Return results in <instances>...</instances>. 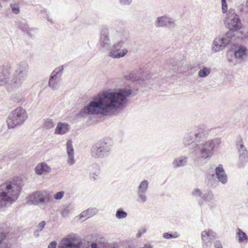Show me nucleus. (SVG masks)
<instances>
[{"label":"nucleus","mask_w":248,"mask_h":248,"mask_svg":"<svg viewBox=\"0 0 248 248\" xmlns=\"http://www.w3.org/2000/svg\"><path fill=\"white\" fill-rule=\"evenodd\" d=\"M7 232L0 231V248H10L9 245L3 241L6 237Z\"/></svg>","instance_id":"nucleus-29"},{"label":"nucleus","mask_w":248,"mask_h":248,"mask_svg":"<svg viewBox=\"0 0 248 248\" xmlns=\"http://www.w3.org/2000/svg\"><path fill=\"white\" fill-rule=\"evenodd\" d=\"M63 66L56 68L51 73L48 83V86L53 90H57L60 87L63 73Z\"/></svg>","instance_id":"nucleus-9"},{"label":"nucleus","mask_w":248,"mask_h":248,"mask_svg":"<svg viewBox=\"0 0 248 248\" xmlns=\"http://www.w3.org/2000/svg\"><path fill=\"white\" fill-rule=\"evenodd\" d=\"M247 49L246 47L240 46L234 52V57L240 61H244L247 57Z\"/></svg>","instance_id":"nucleus-23"},{"label":"nucleus","mask_w":248,"mask_h":248,"mask_svg":"<svg viewBox=\"0 0 248 248\" xmlns=\"http://www.w3.org/2000/svg\"><path fill=\"white\" fill-rule=\"evenodd\" d=\"M150 78V77L149 76V75H148L147 77H146V78H147V80H149Z\"/></svg>","instance_id":"nucleus-49"},{"label":"nucleus","mask_w":248,"mask_h":248,"mask_svg":"<svg viewBox=\"0 0 248 248\" xmlns=\"http://www.w3.org/2000/svg\"><path fill=\"white\" fill-rule=\"evenodd\" d=\"M149 187V182L147 180L142 181L137 187V199L136 200L140 203L143 204L147 200L146 192Z\"/></svg>","instance_id":"nucleus-13"},{"label":"nucleus","mask_w":248,"mask_h":248,"mask_svg":"<svg viewBox=\"0 0 248 248\" xmlns=\"http://www.w3.org/2000/svg\"><path fill=\"white\" fill-rule=\"evenodd\" d=\"M215 235L216 233L211 230L202 232L201 235L202 241V248H211L212 245L211 240L213 238H215Z\"/></svg>","instance_id":"nucleus-16"},{"label":"nucleus","mask_w":248,"mask_h":248,"mask_svg":"<svg viewBox=\"0 0 248 248\" xmlns=\"http://www.w3.org/2000/svg\"><path fill=\"white\" fill-rule=\"evenodd\" d=\"M132 93L131 89H122L116 92L103 91L95 96L93 100L80 110L78 116L84 117L87 115H108L122 108Z\"/></svg>","instance_id":"nucleus-1"},{"label":"nucleus","mask_w":248,"mask_h":248,"mask_svg":"<svg viewBox=\"0 0 248 248\" xmlns=\"http://www.w3.org/2000/svg\"><path fill=\"white\" fill-rule=\"evenodd\" d=\"M92 167L93 168H95L96 170L95 172L90 173V176L93 178V180H95L96 179V177L99 174L100 170L99 168L100 167L98 164L97 163H94L92 165Z\"/></svg>","instance_id":"nucleus-35"},{"label":"nucleus","mask_w":248,"mask_h":248,"mask_svg":"<svg viewBox=\"0 0 248 248\" xmlns=\"http://www.w3.org/2000/svg\"><path fill=\"white\" fill-rule=\"evenodd\" d=\"M132 2V0H119V3L122 6H128Z\"/></svg>","instance_id":"nucleus-42"},{"label":"nucleus","mask_w":248,"mask_h":248,"mask_svg":"<svg viewBox=\"0 0 248 248\" xmlns=\"http://www.w3.org/2000/svg\"><path fill=\"white\" fill-rule=\"evenodd\" d=\"M232 36V32L228 31L222 37L216 38L213 41L212 50L218 52L222 49L231 41Z\"/></svg>","instance_id":"nucleus-12"},{"label":"nucleus","mask_w":248,"mask_h":248,"mask_svg":"<svg viewBox=\"0 0 248 248\" xmlns=\"http://www.w3.org/2000/svg\"><path fill=\"white\" fill-rule=\"evenodd\" d=\"M11 99L14 102L18 103L22 100V97L21 94H13Z\"/></svg>","instance_id":"nucleus-40"},{"label":"nucleus","mask_w":248,"mask_h":248,"mask_svg":"<svg viewBox=\"0 0 248 248\" xmlns=\"http://www.w3.org/2000/svg\"><path fill=\"white\" fill-rule=\"evenodd\" d=\"M221 10L223 14L227 13L228 11V5L226 0H221Z\"/></svg>","instance_id":"nucleus-39"},{"label":"nucleus","mask_w":248,"mask_h":248,"mask_svg":"<svg viewBox=\"0 0 248 248\" xmlns=\"http://www.w3.org/2000/svg\"><path fill=\"white\" fill-rule=\"evenodd\" d=\"M146 232V230L145 229L140 230L137 234V237H140L142 234Z\"/></svg>","instance_id":"nucleus-46"},{"label":"nucleus","mask_w":248,"mask_h":248,"mask_svg":"<svg viewBox=\"0 0 248 248\" xmlns=\"http://www.w3.org/2000/svg\"><path fill=\"white\" fill-rule=\"evenodd\" d=\"M41 12L42 13H43V12L46 13V11L45 10H42Z\"/></svg>","instance_id":"nucleus-51"},{"label":"nucleus","mask_w":248,"mask_h":248,"mask_svg":"<svg viewBox=\"0 0 248 248\" xmlns=\"http://www.w3.org/2000/svg\"><path fill=\"white\" fill-rule=\"evenodd\" d=\"M214 197L213 192L211 191H207L203 193L202 199L206 202H211L214 200Z\"/></svg>","instance_id":"nucleus-30"},{"label":"nucleus","mask_w":248,"mask_h":248,"mask_svg":"<svg viewBox=\"0 0 248 248\" xmlns=\"http://www.w3.org/2000/svg\"><path fill=\"white\" fill-rule=\"evenodd\" d=\"M57 244V243L56 241H52L48 245L47 248H56Z\"/></svg>","instance_id":"nucleus-45"},{"label":"nucleus","mask_w":248,"mask_h":248,"mask_svg":"<svg viewBox=\"0 0 248 248\" xmlns=\"http://www.w3.org/2000/svg\"><path fill=\"white\" fill-rule=\"evenodd\" d=\"M44 18H46L47 19V21H48L51 23H53V19L52 18H50L49 17V16L47 15V14H46V16H44Z\"/></svg>","instance_id":"nucleus-47"},{"label":"nucleus","mask_w":248,"mask_h":248,"mask_svg":"<svg viewBox=\"0 0 248 248\" xmlns=\"http://www.w3.org/2000/svg\"><path fill=\"white\" fill-rule=\"evenodd\" d=\"M124 44V42L121 40L114 43L112 46H110L109 49L110 51L108 56L113 59H119L124 57L128 52L126 48L121 49Z\"/></svg>","instance_id":"nucleus-10"},{"label":"nucleus","mask_w":248,"mask_h":248,"mask_svg":"<svg viewBox=\"0 0 248 248\" xmlns=\"http://www.w3.org/2000/svg\"><path fill=\"white\" fill-rule=\"evenodd\" d=\"M69 129V125L67 123H59L55 129V133L58 135H64Z\"/></svg>","instance_id":"nucleus-24"},{"label":"nucleus","mask_w":248,"mask_h":248,"mask_svg":"<svg viewBox=\"0 0 248 248\" xmlns=\"http://www.w3.org/2000/svg\"><path fill=\"white\" fill-rule=\"evenodd\" d=\"M35 171L38 175L48 173L51 171L50 167L45 162L40 163L35 167Z\"/></svg>","instance_id":"nucleus-19"},{"label":"nucleus","mask_w":248,"mask_h":248,"mask_svg":"<svg viewBox=\"0 0 248 248\" xmlns=\"http://www.w3.org/2000/svg\"><path fill=\"white\" fill-rule=\"evenodd\" d=\"M178 64L179 62L176 59H172L171 60H170V62L169 64L170 65V66L171 65L172 67V68H171V70H172V72H171V73H172V74L174 73V72H176V71L178 70L179 67Z\"/></svg>","instance_id":"nucleus-32"},{"label":"nucleus","mask_w":248,"mask_h":248,"mask_svg":"<svg viewBox=\"0 0 248 248\" xmlns=\"http://www.w3.org/2000/svg\"><path fill=\"white\" fill-rule=\"evenodd\" d=\"M187 159L188 157L185 155H181L174 159L172 165L174 168H178L186 166L187 164Z\"/></svg>","instance_id":"nucleus-21"},{"label":"nucleus","mask_w":248,"mask_h":248,"mask_svg":"<svg viewBox=\"0 0 248 248\" xmlns=\"http://www.w3.org/2000/svg\"><path fill=\"white\" fill-rule=\"evenodd\" d=\"M113 141L109 138L104 139L93 144L90 149V155L94 159L108 157L111 153Z\"/></svg>","instance_id":"nucleus-5"},{"label":"nucleus","mask_w":248,"mask_h":248,"mask_svg":"<svg viewBox=\"0 0 248 248\" xmlns=\"http://www.w3.org/2000/svg\"><path fill=\"white\" fill-rule=\"evenodd\" d=\"M191 195L193 197H200L201 199H202L203 193L201 191V190L200 189L195 188L192 190L191 192Z\"/></svg>","instance_id":"nucleus-38"},{"label":"nucleus","mask_w":248,"mask_h":248,"mask_svg":"<svg viewBox=\"0 0 248 248\" xmlns=\"http://www.w3.org/2000/svg\"><path fill=\"white\" fill-rule=\"evenodd\" d=\"M82 242L77 240L71 234H68L62 238L58 244V248H80Z\"/></svg>","instance_id":"nucleus-11"},{"label":"nucleus","mask_w":248,"mask_h":248,"mask_svg":"<svg viewBox=\"0 0 248 248\" xmlns=\"http://www.w3.org/2000/svg\"><path fill=\"white\" fill-rule=\"evenodd\" d=\"M236 147L239 154L240 159L243 162L247 161L248 159V151L241 137L237 138L236 141Z\"/></svg>","instance_id":"nucleus-15"},{"label":"nucleus","mask_w":248,"mask_h":248,"mask_svg":"<svg viewBox=\"0 0 248 248\" xmlns=\"http://www.w3.org/2000/svg\"><path fill=\"white\" fill-rule=\"evenodd\" d=\"M179 236V234L177 232H174L173 233H170L169 232H165L163 234V237L166 239H169L171 238H177Z\"/></svg>","instance_id":"nucleus-37"},{"label":"nucleus","mask_w":248,"mask_h":248,"mask_svg":"<svg viewBox=\"0 0 248 248\" xmlns=\"http://www.w3.org/2000/svg\"><path fill=\"white\" fill-rule=\"evenodd\" d=\"M214 246L215 248H223L221 243L219 240H217L215 242Z\"/></svg>","instance_id":"nucleus-44"},{"label":"nucleus","mask_w":248,"mask_h":248,"mask_svg":"<svg viewBox=\"0 0 248 248\" xmlns=\"http://www.w3.org/2000/svg\"><path fill=\"white\" fill-rule=\"evenodd\" d=\"M71 207L70 206L68 205L64 206L61 210V214L63 217H67L69 214L71 213Z\"/></svg>","instance_id":"nucleus-36"},{"label":"nucleus","mask_w":248,"mask_h":248,"mask_svg":"<svg viewBox=\"0 0 248 248\" xmlns=\"http://www.w3.org/2000/svg\"><path fill=\"white\" fill-rule=\"evenodd\" d=\"M207 133L203 128H197L194 131L186 134L183 138L184 146L189 149L197 148L199 157L202 159H209L218 148L220 143L218 139H213L205 141Z\"/></svg>","instance_id":"nucleus-2"},{"label":"nucleus","mask_w":248,"mask_h":248,"mask_svg":"<svg viewBox=\"0 0 248 248\" xmlns=\"http://www.w3.org/2000/svg\"><path fill=\"white\" fill-rule=\"evenodd\" d=\"M236 238L240 243H247L248 242L247 234L239 228H237L236 230Z\"/></svg>","instance_id":"nucleus-26"},{"label":"nucleus","mask_w":248,"mask_h":248,"mask_svg":"<svg viewBox=\"0 0 248 248\" xmlns=\"http://www.w3.org/2000/svg\"><path fill=\"white\" fill-rule=\"evenodd\" d=\"M45 127L47 129H50L54 126V124L52 120L47 119L44 124Z\"/></svg>","instance_id":"nucleus-41"},{"label":"nucleus","mask_w":248,"mask_h":248,"mask_svg":"<svg viewBox=\"0 0 248 248\" xmlns=\"http://www.w3.org/2000/svg\"><path fill=\"white\" fill-rule=\"evenodd\" d=\"M10 6L13 14L17 15L20 13L19 4L18 3H12Z\"/></svg>","instance_id":"nucleus-34"},{"label":"nucleus","mask_w":248,"mask_h":248,"mask_svg":"<svg viewBox=\"0 0 248 248\" xmlns=\"http://www.w3.org/2000/svg\"><path fill=\"white\" fill-rule=\"evenodd\" d=\"M141 73L142 72L140 71H134L124 77L126 80L133 81H137L140 84V81H142V79H144L143 78H141Z\"/></svg>","instance_id":"nucleus-22"},{"label":"nucleus","mask_w":248,"mask_h":248,"mask_svg":"<svg viewBox=\"0 0 248 248\" xmlns=\"http://www.w3.org/2000/svg\"><path fill=\"white\" fill-rule=\"evenodd\" d=\"M64 192L62 191H61L57 192L54 196L55 199L56 200H60L64 196Z\"/></svg>","instance_id":"nucleus-43"},{"label":"nucleus","mask_w":248,"mask_h":248,"mask_svg":"<svg viewBox=\"0 0 248 248\" xmlns=\"http://www.w3.org/2000/svg\"><path fill=\"white\" fill-rule=\"evenodd\" d=\"M28 201L32 204L47 206L53 201L51 196L46 191H37L28 198Z\"/></svg>","instance_id":"nucleus-7"},{"label":"nucleus","mask_w":248,"mask_h":248,"mask_svg":"<svg viewBox=\"0 0 248 248\" xmlns=\"http://www.w3.org/2000/svg\"><path fill=\"white\" fill-rule=\"evenodd\" d=\"M15 25L17 28L21 30L23 32L26 33L28 35L30 34L29 31L30 29L25 20H20L17 19L15 21Z\"/></svg>","instance_id":"nucleus-25"},{"label":"nucleus","mask_w":248,"mask_h":248,"mask_svg":"<svg viewBox=\"0 0 248 248\" xmlns=\"http://www.w3.org/2000/svg\"><path fill=\"white\" fill-rule=\"evenodd\" d=\"M91 248H101V247H98L97 245L95 243H92L91 244Z\"/></svg>","instance_id":"nucleus-48"},{"label":"nucleus","mask_w":248,"mask_h":248,"mask_svg":"<svg viewBox=\"0 0 248 248\" xmlns=\"http://www.w3.org/2000/svg\"><path fill=\"white\" fill-rule=\"evenodd\" d=\"M175 24V21L167 16H160L156 18L155 23L157 27H167L169 28L173 27Z\"/></svg>","instance_id":"nucleus-17"},{"label":"nucleus","mask_w":248,"mask_h":248,"mask_svg":"<svg viewBox=\"0 0 248 248\" xmlns=\"http://www.w3.org/2000/svg\"><path fill=\"white\" fill-rule=\"evenodd\" d=\"M211 73V69L207 67H204L199 70L198 76L201 78H205Z\"/></svg>","instance_id":"nucleus-31"},{"label":"nucleus","mask_w":248,"mask_h":248,"mask_svg":"<svg viewBox=\"0 0 248 248\" xmlns=\"http://www.w3.org/2000/svg\"><path fill=\"white\" fill-rule=\"evenodd\" d=\"M21 189V179L18 177L5 181L0 185V208L11 205L18 199Z\"/></svg>","instance_id":"nucleus-4"},{"label":"nucleus","mask_w":248,"mask_h":248,"mask_svg":"<svg viewBox=\"0 0 248 248\" xmlns=\"http://www.w3.org/2000/svg\"><path fill=\"white\" fill-rule=\"evenodd\" d=\"M29 66L27 62L22 61L16 66V69L10 80L11 65L7 62L0 63V85L7 84V90L12 92L19 88L26 80Z\"/></svg>","instance_id":"nucleus-3"},{"label":"nucleus","mask_w":248,"mask_h":248,"mask_svg":"<svg viewBox=\"0 0 248 248\" xmlns=\"http://www.w3.org/2000/svg\"><path fill=\"white\" fill-rule=\"evenodd\" d=\"M127 214L122 208L118 209L116 212V217L118 219H123L125 218Z\"/></svg>","instance_id":"nucleus-33"},{"label":"nucleus","mask_w":248,"mask_h":248,"mask_svg":"<svg viewBox=\"0 0 248 248\" xmlns=\"http://www.w3.org/2000/svg\"><path fill=\"white\" fill-rule=\"evenodd\" d=\"M224 22L226 27L233 31H237L242 28L240 17L233 9L229 10Z\"/></svg>","instance_id":"nucleus-8"},{"label":"nucleus","mask_w":248,"mask_h":248,"mask_svg":"<svg viewBox=\"0 0 248 248\" xmlns=\"http://www.w3.org/2000/svg\"><path fill=\"white\" fill-rule=\"evenodd\" d=\"M246 6L248 7V0L246 1Z\"/></svg>","instance_id":"nucleus-50"},{"label":"nucleus","mask_w":248,"mask_h":248,"mask_svg":"<svg viewBox=\"0 0 248 248\" xmlns=\"http://www.w3.org/2000/svg\"><path fill=\"white\" fill-rule=\"evenodd\" d=\"M98 212V210L95 208H89L86 210L83 211L79 215L80 218H88L91 217L95 215Z\"/></svg>","instance_id":"nucleus-27"},{"label":"nucleus","mask_w":248,"mask_h":248,"mask_svg":"<svg viewBox=\"0 0 248 248\" xmlns=\"http://www.w3.org/2000/svg\"><path fill=\"white\" fill-rule=\"evenodd\" d=\"M110 47V40L109 38V31L107 28H103L100 33L99 40V48L109 49Z\"/></svg>","instance_id":"nucleus-14"},{"label":"nucleus","mask_w":248,"mask_h":248,"mask_svg":"<svg viewBox=\"0 0 248 248\" xmlns=\"http://www.w3.org/2000/svg\"><path fill=\"white\" fill-rule=\"evenodd\" d=\"M28 118V114L24 108L17 107L7 117L6 123L8 129H13L22 125Z\"/></svg>","instance_id":"nucleus-6"},{"label":"nucleus","mask_w":248,"mask_h":248,"mask_svg":"<svg viewBox=\"0 0 248 248\" xmlns=\"http://www.w3.org/2000/svg\"><path fill=\"white\" fill-rule=\"evenodd\" d=\"M66 152L68 156L67 162L70 165H72L75 161L74 160V150L72 145V141L71 140H68L67 141Z\"/></svg>","instance_id":"nucleus-18"},{"label":"nucleus","mask_w":248,"mask_h":248,"mask_svg":"<svg viewBox=\"0 0 248 248\" xmlns=\"http://www.w3.org/2000/svg\"><path fill=\"white\" fill-rule=\"evenodd\" d=\"M216 174L219 181L223 184H225L227 182V176L225 174L224 170L221 165H219L216 168Z\"/></svg>","instance_id":"nucleus-20"},{"label":"nucleus","mask_w":248,"mask_h":248,"mask_svg":"<svg viewBox=\"0 0 248 248\" xmlns=\"http://www.w3.org/2000/svg\"><path fill=\"white\" fill-rule=\"evenodd\" d=\"M46 224V222L43 220L37 226L36 229L33 233V235L35 237L37 238L40 236V232L43 230Z\"/></svg>","instance_id":"nucleus-28"}]
</instances>
